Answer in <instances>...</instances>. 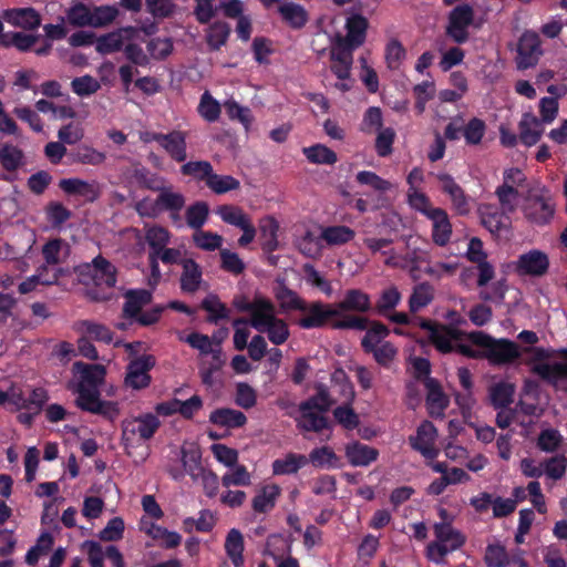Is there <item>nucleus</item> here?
<instances>
[{
	"mask_svg": "<svg viewBox=\"0 0 567 567\" xmlns=\"http://www.w3.org/2000/svg\"><path fill=\"white\" fill-rule=\"evenodd\" d=\"M200 307L208 312L207 321L209 323L217 324L220 320H227L230 317V310L216 295L206 297Z\"/></svg>",
	"mask_w": 567,
	"mask_h": 567,
	"instance_id": "ea45409f",
	"label": "nucleus"
},
{
	"mask_svg": "<svg viewBox=\"0 0 567 567\" xmlns=\"http://www.w3.org/2000/svg\"><path fill=\"white\" fill-rule=\"evenodd\" d=\"M355 236L352 228L339 225L328 226L321 231V239H323L330 246L344 245L351 241Z\"/></svg>",
	"mask_w": 567,
	"mask_h": 567,
	"instance_id": "49530a36",
	"label": "nucleus"
},
{
	"mask_svg": "<svg viewBox=\"0 0 567 567\" xmlns=\"http://www.w3.org/2000/svg\"><path fill=\"white\" fill-rule=\"evenodd\" d=\"M159 425L161 421L156 415L146 413L134 420L132 432L137 434L142 440H150L154 436Z\"/></svg>",
	"mask_w": 567,
	"mask_h": 567,
	"instance_id": "de8ad7c7",
	"label": "nucleus"
},
{
	"mask_svg": "<svg viewBox=\"0 0 567 567\" xmlns=\"http://www.w3.org/2000/svg\"><path fill=\"white\" fill-rule=\"evenodd\" d=\"M59 187L68 195L81 196L89 203L97 200L101 195L96 182H87L81 178H63L59 182Z\"/></svg>",
	"mask_w": 567,
	"mask_h": 567,
	"instance_id": "6ab92c4d",
	"label": "nucleus"
},
{
	"mask_svg": "<svg viewBox=\"0 0 567 567\" xmlns=\"http://www.w3.org/2000/svg\"><path fill=\"white\" fill-rule=\"evenodd\" d=\"M549 260L545 252L533 249L518 257L516 270L519 275L543 276L547 272Z\"/></svg>",
	"mask_w": 567,
	"mask_h": 567,
	"instance_id": "2eb2a0df",
	"label": "nucleus"
},
{
	"mask_svg": "<svg viewBox=\"0 0 567 567\" xmlns=\"http://www.w3.org/2000/svg\"><path fill=\"white\" fill-rule=\"evenodd\" d=\"M432 221V240L440 247L446 246L452 236V224L445 209L436 207L427 214Z\"/></svg>",
	"mask_w": 567,
	"mask_h": 567,
	"instance_id": "a211bd4d",
	"label": "nucleus"
},
{
	"mask_svg": "<svg viewBox=\"0 0 567 567\" xmlns=\"http://www.w3.org/2000/svg\"><path fill=\"white\" fill-rule=\"evenodd\" d=\"M227 471L221 477L224 486H246L250 484V473L240 463H226Z\"/></svg>",
	"mask_w": 567,
	"mask_h": 567,
	"instance_id": "3c124183",
	"label": "nucleus"
},
{
	"mask_svg": "<svg viewBox=\"0 0 567 567\" xmlns=\"http://www.w3.org/2000/svg\"><path fill=\"white\" fill-rule=\"evenodd\" d=\"M199 115L208 123L216 122L220 116V104L215 100L208 91L202 96L197 107Z\"/></svg>",
	"mask_w": 567,
	"mask_h": 567,
	"instance_id": "680f3d73",
	"label": "nucleus"
},
{
	"mask_svg": "<svg viewBox=\"0 0 567 567\" xmlns=\"http://www.w3.org/2000/svg\"><path fill=\"white\" fill-rule=\"evenodd\" d=\"M271 300L257 295L250 301L245 296H236L233 300V306L240 312H248L250 315L249 324L254 328L256 324V319L259 318L267 307L270 305Z\"/></svg>",
	"mask_w": 567,
	"mask_h": 567,
	"instance_id": "b1692460",
	"label": "nucleus"
},
{
	"mask_svg": "<svg viewBox=\"0 0 567 567\" xmlns=\"http://www.w3.org/2000/svg\"><path fill=\"white\" fill-rule=\"evenodd\" d=\"M157 193L156 205L157 208H159V215L164 212H168L169 214L181 213L184 208V195L179 192H174L172 186H166L165 184Z\"/></svg>",
	"mask_w": 567,
	"mask_h": 567,
	"instance_id": "c85d7f7f",
	"label": "nucleus"
},
{
	"mask_svg": "<svg viewBox=\"0 0 567 567\" xmlns=\"http://www.w3.org/2000/svg\"><path fill=\"white\" fill-rule=\"evenodd\" d=\"M66 22L74 28L92 27L91 8L78 0L65 10Z\"/></svg>",
	"mask_w": 567,
	"mask_h": 567,
	"instance_id": "c9c22d12",
	"label": "nucleus"
},
{
	"mask_svg": "<svg viewBox=\"0 0 567 567\" xmlns=\"http://www.w3.org/2000/svg\"><path fill=\"white\" fill-rule=\"evenodd\" d=\"M306 158L313 164L333 165L338 161L336 152L323 144H315L303 147Z\"/></svg>",
	"mask_w": 567,
	"mask_h": 567,
	"instance_id": "603ef678",
	"label": "nucleus"
},
{
	"mask_svg": "<svg viewBox=\"0 0 567 567\" xmlns=\"http://www.w3.org/2000/svg\"><path fill=\"white\" fill-rule=\"evenodd\" d=\"M230 34V27L225 21H215L207 30L206 41L208 47L217 51L226 44Z\"/></svg>",
	"mask_w": 567,
	"mask_h": 567,
	"instance_id": "864d4df0",
	"label": "nucleus"
},
{
	"mask_svg": "<svg viewBox=\"0 0 567 567\" xmlns=\"http://www.w3.org/2000/svg\"><path fill=\"white\" fill-rule=\"evenodd\" d=\"M470 341L484 349V359L493 365H506L520 357L517 343L508 339H494L483 331H472Z\"/></svg>",
	"mask_w": 567,
	"mask_h": 567,
	"instance_id": "7ed1b4c3",
	"label": "nucleus"
},
{
	"mask_svg": "<svg viewBox=\"0 0 567 567\" xmlns=\"http://www.w3.org/2000/svg\"><path fill=\"white\" fill-rule=\"evenodd\" d=\"M216 213L224 223L238 228L250 220L249 216L246 215L240 207L234 205H220Z\"/></svg>",
	"mask_w": 567,
	"mask_h": 567,
	"instance_id": "e2e57ef3",
	"label": "nucleus"
},
{
	"mask_svg": "<svg viewBox=\"0 0 567 567\" xmlns=\"http://www.w3.org/2000/svg\"><path fill=\"white\" fill-rule=\"evenodd\" d=\"M424 386L426 389L425 404L429 414L432 417H442L450 400L444 393L441 383L436 379H426Z\"/></svg>",
	"mask_w": 567,
	"mask_h": 567,
	"instance_id": "dca6fc26",
	"label": "nucleus"
},
{
	"mask_svg": "<svg viewBox=\"0 0 567 567\" xmlns=\"http://www.w3.org/2000/svg\"><path fill=\"white\" fill-rule=\"evenodd\" d=\"M133 177L138 186L152 192H158L166 184V179L157 173L151 172L144 166L134 168Z\"/></svg>",
	"mask_w": 567,
	"mask_h": 567,
	"instance_id": "37998d69",
	"label": "nucleus"
},
{
	"mask_svg": "<svg viewBox=\"0 0 567 567\" xmlns=\"http://www.w3.org/2000/svg\"><path fill=\"white\" fill-rule=\"evenodd\" d=\"M184 470L194 481L200 482L209 497L216 495L218 489V477L203 466V463H182Z\"/></svg>",
	"mask_w": 567,
	"mask_h": 567,
	"instance_id": "bb28decb",
	"label": "nucleus"
},
{
	"mask_svg": "<svg viewBox=\"0 0 567 567\" xmlns=\"http://www.w3.org/2000/svg\"><path fill=\"white\" fill-rule=\"evenodd\" d=\"M519 140L526 146H533L542 137L543 127L540 120L532 113H524L518 124Z\"/></svg>",
	"mask_w": 567,
	"mask_h": 567,
	"instance_id": "cd10ccee",
	"label": "nucleus"
},
{
	"mask_svg": "<svg viewBox=\"0 0 567 567\" xmlns=\"http://www.w3.org/2000/svg\"><path fill=\"white\" fill-rule=\"evenodd\" d=\"M144 530L153 539L161 542L167 548H173L179 545L182 537L176 532H169L156 524H148L144 527Z\"/></svg>",
	"mask_w": 567,
	"mask_h": 567,
	"instance_id": "13d9d810",
	"label": "nucleus"
},
{
	"mask_svg": "<svg viewBox=\"0 0 567 567\" xmlns=\"http://www.w3.org/2000/svg\"><path fill=\"white\" fill-rule=\"evenodd\" d=\"M213 165L208 161H189L184 162L181 166V174L188 176L197 182L207 183L213 173Z\"/></svg>",
	"mask_w": 567,
	"mask_h": 567,
	"instance_id": "09e8293b",
	"label": "nucleus"
},
{
	"mask_svg": "<svg viewBox=\"0 0 567 567\" xmlns=\"http://www.w3.org/2000/svg\"><path fill=\"white\" fill-rule=\"evenodd\" d=\"M436 177L441 183L442 192L449 195L455 212L461 216L467 215L471 210L470 198L464 189L447 173H440Z\"/></svg>",
	"mask_w": 567,
	"mask_h": 567,
	"instance_id": "9b49d317",
	"label": "nucleus"
},
{
	"mask_svg": "<svg viewBox=\"0 0 567 567\" xmlns=\"http://www.w3.org/2000/svg\"><path fill=\"white\" fill-rule=\"evenodd\" d=\"M206 186L215 194L221 195L238 189L240 182L230 175H218L213 172Z\"/></svg>",
	"mask_w": 567,
	"mask_h": 567,
	"instance_id": "bf43d9fd",
	"label": "nucleus"
},
{
	"mask_svg": "<svg viewBox=\"0 0 567 567\" xmlns=\"http://www.w3.org/2000/svg\"><path fill=\"white\" fill-rule=\"evenodd\" d=\"M434 299V287L427 282H420L414 286L409 298V309L415 313L430 305Z\"/></svg>",
	"mask_w": 567,
	"mask_h": 567,
	"instance_id": "e433bc0d",
	"label": "nucleus"
},
{
	"mask_svg": "<svg viewBox=\"0 0 567 567\" xmlns=\"http://www.w3.org/2000/svg\"><path fill=\"white\" fill-rule=\"evenodd\" d=\"M279 495V488L276 485L264 486L252 499V508L258 513H266L270 511L276 503Z\"/></svg>",
	"mask_w": 567,
	"mask_h": 567,
	"instance_id": "6e6d98bb",
	"label": "nucleus"
},
{
	"mask_svg": "<svg viewBox=\"0 0 567 567\" xmlns=\"http://www.w3.org/2000/svg\"><path fill=\"white\" fill-rule=\"evenodd\" d=\"M333 400L330 398L329 391L326 385L319 384L317 386V393L303 401L299 405V410H316L324 413L329 411Z\"/></svg>",
	"mask_w": 567,
	"mask_h": 567,
	"instance_id": "8fccbe9b",
	"label": "nucleus"
},
{
	"mask_svg": "<svg viewBox=\"0 0 567 567\" xmlns=\"http://www.w3.org/2000/svg\"><path fill=\"white\" fill-rule=\"evenodd\" d=\"M1 17L7 23L25 31L37 30L42 21L38 10L31 7L7 9Z\"/></svg>",
	"mask_w": 567,
	"mask_h": 567,
	"instance_id": "f8f14e48",
	"label": "nucleus"
},
{
	"mask_svg": "<svg viewBox=\"0 0 567 567\" xmlns=\"http://www.w3.org/2000/svg\"><path fill=\"white\" fill-rule=\"evenodd\" d=\"M145 240L150 247L148 254H158L171 241V233L161 225H153L145 229Z\"/></svg>",
	"mask_w": 567,
	"mask_h": 567,
	"instance_id": "a19ab883",
	"label": "nucleus"
},
{
	"mask_svg": "<svg viewBox=\"0 0 567 567\" xmlns=\"http://www.w3.org/2000/svg\"><path fill=\"white\" fill-rule=\"evenodd\" d=\"M275 297L279 301L282 311H300L307 301L284 284L276 288Z\"/></svg>",
	"mask_w": 567,
	"mask_h": 567,
	"instance_id": "c03bdc74",
	"label": "nucleus"
},
{
	"mask_svg": "<svg viewBox=\"0 0 567 567\" xmlns=\"http://www.w3.org/2000/svg\"><path fill=\"white\" fill-rule=\"evenodd\" d=\"M209 214V207L205 202H197L187 207L185 217L187 225L196 231L206 223Z\"/></svg>",
	"mask_w": 567,
	"mask_h": 567,
	"instance_id": "052dcab7",
	"label": "nucleus"
},
{
	"mask_svg": "<svg viewBox=\"0 0 567 567\" xmlns=\"http://www.w3.org/2000/svg\"><path fill=\"white\" fill-rule=\"evenodd\" d=\"M282 20L292 29H301L308 22L306 9L295 2H286L278 8Z\"/></svg>",
	"mask_w": 567,
	"mask_h": 567,
	"instance_id": "f704fd0d",
	"label": "nucleus"
},
{
	"mask_svg": "<svg viewBox=\"0 0 567 567\" xmlns=\"http://www.w3.org/2000/svg\"><path fill=\"white\" fill-rule=\"evenodd\" d=\"M515 386L508 382H498L489 390L492 405L495 409H505L513 403Z\"/></svg>",
	"mask_w": 567,
	"mask_h": 567,
	"instance_id": "a18cd8bd",
	"label": "nucleus"
},
{
	"mask_svg": "<svg viewBox=\"0 0 567 567\" xmlns=\"http://www.w3.org/2000/svg\"><path fill=\"white\" fill-rule=\"evenodd\" d=\"M181 266L182 275L179 286L182 291L195 293L203 282V269L200 265L192 258H184Z\"/></svg>",
	"mask_w": 567,
	"mask_h": 567,
	"instance_id": "4be33fe9",
	"label": "nucleus"
},
{
	"mask_svg": "<svg viewBox=\"0 0 567 567\" xmlns=\"http://www.w3.org/2000/svg\"><path fill=\"white\" fill-rule=\"evenodd\" d=\"M365 334L361 339V348L368 353L373 351L375 347L385 342L384 339L390 334V329L380 321H370L365 329Z\"/></svg>",
	"mask_w": 567,
	"mask_h": 567,
	"instance_id": "2f4dec72",
	"label": "nucleus"
},
{
	"mask_svg": "<svg viewBox=\"0 0 567 567\" xmlns=\"http://www.w3.org/2000/svg\"><path fill=\"white\" fill-rule=\"evenodd\" d=\"M474 9L467 3L458 4L451 10L447 17L445 33L457 44L467 42L468 27L474 21Z\"/></svg>",
	"mask_w": 567,
	"mask_h": 567,
	"instance_id": "6e6552de",
	"label": "nucleus"
},
{
	"mask_svg": "<svg viewBox=\"0 0 567 567\" xmlns=\"http://www.w3.org/2000/svg\"><path fill=\"white\" fill-rule=\"evenodd\" d=\"M225 551L235 567L244 566V536L237 528H231L225 539Z\"/></svg>",
	"mask_w": 567,
	"mask_h": 567,
	"instance_id": "473e14b6",
	"label": "nucleus"
},
{
	"mask_svg": "<svg viewBox=\"0 0 567 567\" xmlns=\"http://www.w3.org/2000/svg\"><path fill=\"white\" fill-rule=\"evenodd\" d=\"M80 282L83 285L93 284L95 287L114 288L117 281L116 267L104 258L97 255L91 262H84L75 268Z\"/></svg>",
	"mask_w": 567,
	"mask_h": 567,
	"instance_id": "39448f33",
	"label": "nucleus"
},
{
	"mask_svg": "<svg viewBox=\"0 0 567 567\" xmlns=\"http://www.w3.org/2000/svg\"><path fill=\"white\" fill-rule=\"evenodd\" d=\"M555 213L554 205L549 198L542 195L532 196L525 207V216L528 220L537 224L545 225L549 223Z\"/></svg>",
	"mask_w": 567,
	"mask_h": 567,
	"instance_id": "aec40b11",
	"label": "nucleus"
},
{
	"mask_svg": "<svg viewBox=\"0 0 567 567\" xmlns=\"http://www.w3.org/2000/svg\"><path fill=\"white\" fill-rule=\"evenodd\" d=\"M477 213L482 226L493 236H499L501 231L506 227L505 221L508 218L497 206L491 204L481 205Z\"/></svg>",
	"mask_w": 567,
	"mask_h": 567,
	"instance_id": "5701e85b",
	"label": "nucleus"
},
{
	"mask_svg": "<svg viewBox=\"0 0 567 567\" xmlns=\"http://www.w3.org/2000/svg\"><path fill=\"white\" fill-rule=\"evenodd\" d=\"M73 370L79 374L74 389L78 394L75 405L84 412L100 415L109 421L117 419L120 414L117 402L101 399L100 385L105 380L106 369L101 364L76 361Z\"/></svg>",
	"mask_w": 567,
	"mask_h": 567,
	"instance_id": "f257e3e1",
	"label": "nucleus"
},
{
	"mask_svg": "<svg viewBox=\"0 0 567 567\" xmlns=\"http://www.w3.org/2000/svg\"><path fill=\"white\" fill-rule=\"evenodd\" d=\"M532 372L556 390H565L567 386L566 362L537 363L533 365Z\"/></svg>",
	"mask_w": 567,
	"mask_h": 567,
	"instance_id": "ddd939ff",
	"label": "nucleus"
},
{
	"mask_svg": "<svg viewBox=\"0 0 567 567\" xmlns=\"http://www.w3.org/2000/svg\"><path fill=\"white\" fill-rule=\"evenodd\" d=\"M486 123L480 117H472L463 125V136L466 145L475 146L482 143L486 133Z\"/></svg>",
	"mask_w": 567,
	"mask_h": 567,
	"instance_id": "4d7b16f0",
	"label": "nucleus"
},
{
	"mask_svg": "<svg viewBox=\"0 0 567 567\" xmlns=\"http://www.w3.org/2000/svg\"><path fill=\"white\" fill-rule=\"evenodd\" d=\"M301 413L298 426L308 432H322L329 429V420L316 410H299Z\"/></svg>",
	"mask_w": 567,
	"mask_h": 567,
	"instance_id": "79ce46f5",
	"label": "nucleus"
},
{
	"mask_svg": "<svg viewBox=\"0 0 567 567\" xmlns=\"http://www.w3.org/2000/svg\"><path fill=\"white\" fill-rule=\"evenodd\" d=\"M123 47L124 37L122 31H112L96 38L95 50L102 55L118 52Z\"/></svg>",
	"mask_w": 567,
	"mask_h": 567,
	"instance_id": "5fc2aeb1",
	"label": "nucleus"
},
{
	"mask_svg": "<svg viewBox=\"0 0 567 567\" xmlns=\"http://www.w3.org/2000/svg\"><path fill=\"white\" fill-rule=\"evenodd\" d=\"M146 49L150 59L162 61L172 54L174 45L171 38H153L147 42Z\"/></svg>",
	"mask_w": 567,
	"mask_h": 567,
	"instance_id": "69168bd1",
	"label": "nucleus"
},
{
	"mask_svg": "<svg viewBox=\"0 0 567 567\" xmlns=\"http://www.w3.org/2000/svg\"><path fill=\"white\" fill-rule=\"evenodd\" d=\"M369 27L368 19L361 14H352L347 19V37L343 39L352 47H360L365 41L367 29Z\"/></svg>",
	"mask_w": 567,
	"mask_h": 567,
	"instance_id": "7c9ffc66",
	"label": "nucleus"
},
{
	"mask_svg": "<svg viewBox=\"0 0 567 567\" xmlns=\"http://www.w3.org/2000/svg\"><path fill=\"white\" fill-rule=\"evenodd\" d=\"M259 231L261 239V249L266 254H272L279 247L278 231L279 223L270 215L264 216L259 220Z\"/></svg>",
	"mask_w": 567,
	"mask_h": 567,
	"instance_id": "393cba45",
	"label": "nucleus"
},
{
	"mask_svg": "<svg viewBox=\"0 0 567 567\" xmlns=\"http://www.w3.org/2000/svg\"><path fill=\"white\" fill-rule=\"evenodd\" d=\"M209 422L227 430L238 429L247 423V416L238 410L219 408L210 413Z\"/></svg>",
	"mask_w": 567,
	"mask_h": 567,
	"instance_id": "a878e982",
	"label": "nucleus"
},
{
	"mask_svg": "<svg viewBox=\"0 0 567 567\" xmlns=\"http://www.w3.org/2000/svg\"><path fill=\"white\" fill-rule=\"evenodd\" d=\"M155 363V357L152 354H143L132 360L126 367L125 385L133 390L147 388L152 382L150 371Z\"/></svg>",
	"mask_w": 567,
	"mask_h": 567,
	"instance_id": "9d476101",
	"label": "nucleus"
},
{
	"mask_svg": "<svg viewBox=\"0 0 567 567\" xmlns=\"http://www.w3.org/2000/svg\"><path fill=\"white\" fill-rule=\"evenodd\" d=\"M224 107L227 116L230 120L240 122L246 128H248L252 122L251 111L247 106L240 105L237 101L230 99L224 103Z\"/></svg>",
	"mask_w": 567,
	"mask_h": 567,
	"instance_id": "338daca9",
	"label": "nucleus"
},
{
	"mask_svg": "<svg viewBox=\"0 0 567 567\" xmlns=\"http://www.w3.org/2000/svg\"><path fill=\"white\" fill-rule=\"evenodd\" d=\"M458 336L460 332L457 330L442 326L439 330L432 331L429 334V340L437 351L447 354L454 351L455 347L452 340L458 339Z\"/></svg>",
	"mask_w": 567,
	"mask_h": 567,
	"instance_id": "4c0bfd02",
	"label": "nucleus"
},
{
	"mask_svg": "<svg viewBox=\"0 0 567 567\" xmlns=\"http://www.w3.org/2000/svg\"><path fill=\"white\" fill-rule=\"evenodd\" d=\"M334 306L339 320L332 322V329L364 331L369 326L367 317L350 313H367L372 309L371 298L363 290L357 288L346 290L343 299Z\"/></svg>",
	"mask_w": 567,
	"mask_h": 567,
	"instance_id": "f03ea898",
	"label": "nucleus"
},
{
	"mask_svg": "<svg viewBox=\"0 0 567 567\" xmlns=\"http://www.w3.org/2000/svg\"><path fill=\"white\" fill-rule=\"evenodd\" d=\"M434 540L425 550L429 560L436 565L445 563V557L460 549L465 544V536L449 523H435L433 525Z\"/></svg>",
	"mask_w": 567,
	"mask_h": 567,
	"instance_id": "20e7f679",
	"label": "nucleus"
},
{
	"mask_svg": "<svg viewBox=\"0 0 567 567\" xmlns=\"http://www.w3.org/2000/svg\"><path fill=\"white\" fill-rule=\"evenodd\" d=\"M515 63L518 70L534 68L544 53L538 33L525 30L517 41Z\"/></svg>",
	"mask_w": 567,
	"mask_h": 567,
	"instance_id": "1a4fd4ad",
	"label": "nucleus"
},
{
	"mask_svg": "<svg viewBox=\"0 0 567 567\" xmlns=\"http://www.w3.org/2000/svg\"><path fill=\"white\" fill-rule=\"evenodd\" d=\"M436 439V429L430 421H424L416 431V436L411 439L413 449L421 452L429 460L437 456V450L434 446Z\"/></svg>",
	"mask_w": 567,
	"mask_h": 567,
	"instance_id": "f3484780",
	"label": "nucleus"
},
{
	"mask_svg": "<svg viewBox=\"0 0 567 567\" xmlns=\"http://www.w3.org/2000/svg\"><path fill=\"white\" fill-rule=\"evenodd\" d=\"M152 292L147 289H130L124 293L122 317L127 320L135 318L145 306L152 302Z\"/></svg>",
	"mask_w": 567,
	"mask_h": 567,
	"instance_id": "412c9836",
	"label": "nucleus"
},
{
	"mask_svg": "<svg viewBox=\"0 0 567 567\" xmlns=\"http://www.w3.org/2000/svg\"><path fill=\"white\" fill-rule=\"evenodd\" d=\"M401 293L396 287L392 286L382 291L375 303V310L381 316H388L401 301Z\"/></svg>",
	"mask_w": 567,
	"mask_h": 567,
	"instance_id": "0e129e2a",
	"label": "nucleus"
},
{
	"mask_svg": "<svg viewBox=\"0 0 567 567\" xmlns=\"http://www.w3.org/2000/svg\"><path fill=\"white\" fill-rule=\"evenodd\" d=\"M0 165L7 173L17 172L24 165L23 151L11 143H4L0 146Z\"/></svg>",
	"mask_w": 567,
	"mask_h": 567,
	"instance_id": "72a5a7b5",
	"label": "nucleus"
},
{
	"mask_svg": "<svg viewBox=\"0 0 567 567\" xmlns=\"http://www.w3.org/2000/svg\"><path fill=\"white\" fill-rule=\"evenodd\" d=\"M79 330L82 331L90 340L110 344L113 342V331L103 323L92 320H81Z\"/></svg>",
	"mask_w": 567,
	"mask_h": 567,
	"instance_id": "58836bf2",
	"label": "nucleus"
},
{
	"mask_svg": "<svg viewBox=\"0 0 567 567\" xmlns=\"http://www.w3.org/2000/svg\"><path fill=\"white\" fill-rule=\"evenodd\" d=\"M255 321L254 329L266 333L269 341L275 346L284 344L290 337L288 323L276 316V307L272 301Z\"/></svg>",
	"mask_w": 567,
	"mask_h": 567,
	"instance_id": "0eeeda50",
	"label": "nucleus"
},
{
	"mask_svg": "<svg viewBox=\"0 0 567 567\" xmlns=\"http://www.w3.org/2000/svg\"><path fill=\"white\" fill-rule=\"evenodd\" d=\"M69 158L71 163L99 166L105 162L106 154L91 145L80 144L69 152Z\"/></svg>",
	"mask_w": 567,
	"mask_h": 567,
	"instance_id": "c756f323",
	"label": "nucleus"
},
{
	"mask_svg": "<svg viewBox=\"0 0 567 567\" xmlns=\"http://www.w3.org/2000/svg\"><path fill=\"white\" fill-rule=\"evenodd\" d=\"M302 316L296 321V324L305 330L322 329L330 327L332 322L339 320L334 303H327L320 300L306 301L300 310Z\"/></svg>",
	"mask_w": 567,
	"mask_h": 567,
	"instance_id": "423d86ee",
	"label": "nucleus"
},
{
	"mask_svg": "<svg viewBox=\"0 0 567 567\" xmlns=\"http://www.w3.org/2000/svg\"><path fill=\"white\" fill-rule=\"evenodd\" d=\"M187 132L172 130L164 133L159 147L176 163H184L187 159Z\"/></svg>",
	"mask_w": 567,
	"mask_h": 567,
	"instance_id": "4468645a",
	"label": "nucleus"
},
{
	"mask_svg": "<svg viewBox=\"0 0 567 567\" xmlns=\"http://www.w3.org/2000/svg\"><path fill=\"white\" fill-rule=\"evenodd\" d=\"M509 556L499 543L489 544L485 551V563L488 567H506L509 565Z\"/></svg>",
	"mask_w": 567,
	"mask_h": 567,
	"instance_id": "774afa93",
	"label": "nucleus"
}]
</instances>
